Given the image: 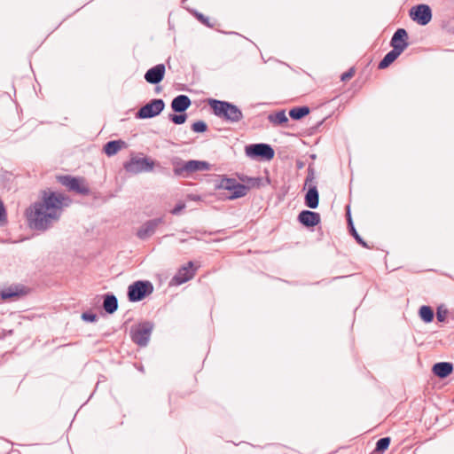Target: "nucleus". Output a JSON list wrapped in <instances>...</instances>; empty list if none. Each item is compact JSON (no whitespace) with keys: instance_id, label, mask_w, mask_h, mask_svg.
Wrapping results in <instances>:
<instances>
[{"instance_id":"obj_1","label":"nucleus","mask_w":454,"mask_h":454,"mask_svg":"<svg viewBox=\"0 0 454 454\" xmlns=\"http://www.w3.org/2000/svg\"><path fill=\"white\" fill-rule=\"evenodd\" d=\"M71 199L62 192L50 189L40 192V200L31 204L25 212L28 226L35 231L48 230L52 222L58 221L64 207L69 206Z\"/></svg>"},{"instance_id":"obj_2","label":"nucleus","mask_w":454,"mask_h":454,"mask_svg":"<svg viewBox=\"0 0 454 454\" xmlns=\"http://www.w3.org/2000/svg\"><path fill=\"white\" fill-rule=\"evenodd\" d=\"M207 103L213 114L224 121L235 123L243 119L242 111L231 102L209 98Z\"/></svg>"},{"instance_id":"obj_3","label":"nucleus","mask_w":454,"mask_h":454,"mask_svg":"<svg viewBox=\"0 0 454 454\" xmlns=\"http://www.w3.org/2000/svg\"><path fill=\"white\" fill-rule=\"evenodd\" d=\"M57 181L63 186L67 187L69 192L82 196L90 194V189L84 177L73 176L71 175H60L56 176Z\"/></svg>"},{"instance_id":"obj_4","label":"nucleus","mask_w":454,"mask_h":454,"mask_svg":"<svg viewBox=\"0 0 454 454\" xmlns=\"http://www.w3.org/2000/svg\"><path fill=\"white\" fill-rule=\"evenodd\" d=\"M153 328L154 324L148 320L132 325L129 333L131 340L139 347H146Z\"/></svg>"},{"instance_id":"obj_5","label":"nucleus","mask_w":454,"mask_h":454,"mask_svg":"<svg viewBox=\"0 0 454 454\" xmlns=\"http://www.w3.org/2000/svg\"><path fill=\"white\" fill-rule=\"evenodd\" d=\"M218 190L227 191L228 193H223L228 200H236L246 196L249 191V187L243 184L239 183L234 178H222L219 184H217Z\"/></svg>"},{"instance_id":"obj_6","label":"nucleus","mask_w":454,"mask_h":454,"mask_svg":"<svg viewBox=\"0 0 454 454\" xmlns=\"http://www.w3.org/2000/svg\"><path fill=\"white\" fill-rule=\"evenodd\" d=\"M153 292V286L148 280H137L128 287L127 296L130 302H137Z\"/></svg>"},{"instance_id":"obj_7","label":"nucleus","mask_w":454,"mask_h":454,"mask_svg":"<svg viewBox=\"0 0 454 454\" xmlns=\"http://www.w3.org/2000/svg\"><path fill=\"white\" fill-rule=\"evenodd\" d=\"M247 156L257 160H270L275 156L274 149L268 144H251L245 147Z\"/></svg>"},{"instance_id":"obj_8","label":"nucleus","mask_w":454,"mask_h":454,"mask_svg":"<svg viewBox=\"0 0 454 454\" xmlns=\"http://www.w3.org/2000/svg\"><path fill=\"white\" fill-rule=\"evenodd\" d=\"M315 179V170L312 165L308 168V174L305 179V185L309 186V189L304 197L305 205L311 209H316L319 204V193L315 184H311Z\"/></svg>"},{"instance_id":"obj_9","label":"nucleus","mask_w":454,"mask_h":454,"mask_svg":"<svg viewBox=\"0 0 454 454\" xmlns=\"http://www.w3.org/2000/svg\"><path fill=\"white\" fill-rule=\"evenodd\" d=\"M165 103L161 98H153L141 106L135 116L137 119H151L159 115L164 109Z\"/></svg>"},{"instance_id":"obj_10","label":"nucleus","mask_w":454,"mask_h":454,"mask_svg":"<svg viewBox=\"0 0 454 454\" xmlns=\"http://www.w3.org/2000/svg\"><path fill=\"white\" fill-rule=\"evenodd\" d=\"M155 162L149 157L137 158L133 157L126 161L123 167L126 171L130 173L150 172L153 171Z\"/></svg>"},{"instance_id":"obj_11","label":"nucleus","mask_w":454,"mask_h":454,"mask_svg":"<svg viewBox=\"0 0 454 454\" xmlns=\"http://www.w3.org/2000/svg\"><path fill=\"white\" fill-rule=\"evenodd\" d=\"M410 17L419 25L426 26L432 20V10L429 5L420 4L411 8Z\"/></svg>"},{"instance_id":"obj_12","label":"nucleus","mask_w":454,"mask_h":454,"mask_svg":"<svg viewBox=\"0 0 454 454\" xmlns=\"http://www.w3.org/2000/svg\"><path fill=\"white\" fill-rule=\"evenodd\" d=\"M165 223L164 217H157L150 219L144 223L137 231V237L142 240H145L152 237L159 225Z\"/></svg>"},{"instance_id":"obj_13","label":"nucleus","mask_w":454,"mask_h":454,"mask_svg":"<svg viewBox=\"0 0 454 454\" xmlns=\"http://www.w3.org/2000/svg\"><path fill=\"white\" fill-rule=\"evenodd\" d=\"M197 268H194V264L192 261L188 262L185 266H183L178 270L176 274L173 277L171 283L175 285H182L191 280L196 272Z\"/></svg>"},{"instance_id":"obj_14","label":"nucleus","mask_w":454,"mask_h":454,"mask_svg":"<svg viewBox=\"0 0 454 454\" xmlns=\"http://www.w3.org/2000/svg\"><path fill=\"white\" fill-rule=\"evenodd\" d=\"M297 220L302 226L310 229L320 223L321 217L319 213L305 209L300 212Z\"/></svg>"},{"instance_id":"obj_15","label":"nucleus","mask_w":454,"mask_h":454,"mask_svg":"<svg viewBox=\"0 0 454 454\" xmlns=\"http://www.w3.org/2000/svg\"><path fill=\"white\" fill-rule=\"evenodd\" d=\"M165 71V65L158 64L146 71L145 80L150 84H159L164 79Z\"/></svg>"},{"instance_id":"obj_16","label":"nucleus","mask_w":454,"mask_h":454,"mask_svg":"<svg viewBox=\"0 0 454 454\" xmlns=\"http://www.w3.org/2000/svg\"><path fill=\"white\" fill-rule=\"evenodd\" d=\"M409 35L407 31L404 28H398L394 33L391 41L390 45L392 48L399 47L401 50V52H403V51L408 47Z\"/></svg>"},{"instance_id":"obj_17","label":"nucleus","mask_w":454,"mask_h":454,"mask_svg":"<svg viewBox=\"0 0 454 454\" xmlns=\"http://www.w3.org/2000/svg\"><path fill=\"white\" fill-rule=\"evenodd\" d=\"M192 105L190 98L186 95H178L171 102V109L175 113H184Z\"/></svg>"},{"instance_id":"obj_18","label":"nucleus","mask_w":454,"mask_h":454,"mask_svg":"<svg viewBox=\"0 0 454 454\" xmlns=\"http://www.w3.org/2000/svg\"><path fill=\"white\" fill-rule=\"evenodd\" d=\"M27 294L26 287L22 285L11 286L7 289L0 292V300L6 301L12 298H17Z\"/></svg>"},{"instance_id":"obj_19","label":"nucleus","mask_w":454,"mask_h":454,"mask_svg":"<svg viewBox=\"0 0 454 454\" xmlns=\"http://www.w3.org/2000/svg\"><path fill=\"white\" fill-rule=\"evenodd\" d=\"M452 372L453 364L450 362H439L432 367V372L440 379L447 378Z\"/></svg>"},{"instance_id":"obj_20","label":"nucleus","mask_w":454,"mask_h":454,"mask_svg":"<svg viewBox=\"0 0 454 454\" xmlns=\"http://www.w3.org/2000/svg\"><path fill=\"white\" fill-rule=\"evenodd\" d=\"M173 172L176 176L187 177L189 176L188 162L182 159L176 157L172 160Z\"/></svg>"},{"instance_id":"obj_21","label":"nucleus","mask_w":454,"mask_h":454,"mask_svg":"<svg viewBox=\"0 0 454 454\" xmlns=\"http://www.w3.org/2000/svg\"><path fill=\"white\" fill-rule=\"evenodd\" d=\"M103 309L107 314H114L118 309V300L113 294L103 295Z\"/></svg>"},{"instance_id":"obj_22","label":"nucleus","mask_w":454,"mask_h":454,"mask_svg":"<svg viewBox=\"0 0 454 454\" xmlns=\"http://www.w3.org/2000/svg\"><path fill=\"white\" fill-rule=\"evenodd\" d=\"M127 144L125 141L119 139V140H111L108 141L106 144H105L103 147V152L107 156H113L116 154L121 148L126 147Z\"/></svg>"},{"instance_id":"obj_23","label":"nucleus","mask_w":454,"mask_h":454,"mask_svg":"<svg viewBox=\"0 0 454 454\" xmlns=\"http://www.w3.org/2000/svg\"><path fill=\"white\" fill-rule=\"evenodd\" d=\"M400 48L395 47L388 51L378 65L379 69H385L388 67L403 52Z\"/></svg>"},{"instance_id":"obj_24","label":"nucleus","mask_w":454,"mask_h":454,"mask_svg":"<svg viewBox=\"0 0 454 454\" xmlns=\"http://www.w3.org/2000/svg\"><path fill=\"white\" fill-rule=\"evenodd\" d=\"M189 176L198 171H206L210 169V164L207 161L191 160H188Z\"/></svg>"},{"instance_id":"obj_25","label":"nucleus","mask_w":454,"mask_h":454,"mask_svg":"<svg viewBox=\"0 0 454 454\" xmlns=\"http://www.w3.org/2000/svg\"><path fill=\"white\" fill-rule=\"evenodd\" d=\"M310 109L307 106L294 107L289 110L288 114L292 120L299 121L307 116Z\"/></svg>"},{"instance_id":"obj_26","label":"nucleus","mask_w":454,"mask_h":454,"mask_svg":"<svg viewBox=\"0 0 454 454\" xmlns=\"http://www.w3.org/2000/svg\"><path fill=\"white\" fill-rule=\"evenodd\" d=\"M347 215H348V228L349 233L353 236V238L356 239V241L359 245H361L363 247L368 248L369 247H368L367 243L362 239V237L358 234V232L356 231V230L355 228L349 211H348Z\"/></svg>"},{"instance_id":"obj_27","label":"nucleus","mask_w":454,"mask_h":454,"mask_svg":"<svg viewBox=\"0 0 454 454\" xmlns=\"http://www.w3.org/2000/svg\"><path fill=\"white\" fill-rule=\"evenodd\" d=\"M419 315L425 323H431L434 317L433 309L427 305H423L419 308Z\"/></svg>"},{"instance_id":"obj_28","label":"nucleus","mask_w":454,"mask_h":454,"mask_svg":"<svg viewBox=\"0 0 454 454\" xmlns=\"http://www.w3.org/2000/svg\"><path fill=\"white\" fill-rule=\"evenodd\" d=\"M390 442V437H382L379 439L376 442V447L374 449L375 451H377L378 453L384 452L386 450L388 449Z\"/></svg>"},{"instance_id":"obj_29","label":"nucleus","mask_w":454,"mask_h":454,"mask_svg":"<svg viewBox=\"0 0 454 454\" xmlns=\"http://www.w3.org/2000/svg\"><path fill=\"white\" fill-rule=\"evenodd\" d=\"M168 119L174 124L181 125L186 121L187 114L185 113H179V114H169Z\"/></svg>"},{"instance_id":"obj_30","label":"nucleus","mask_w":454,"mask_h":454,"mask_svg":"<svg viewBox=\"0 0 454 454\" xmlns=\"http://www.w3.org/2000/svg\"><path fill=\"white\" fill-rule=\"evenodd\" d=\"M269 121L275 125L284 124V110L278 111L276 114H270Z\"/></svg>"},{"instance_id":"obj_31","label":"nucleus","mask_w":454,"mask_h":454,"mask_svg":"<svg viewBox=\"0 0 454 454\" xmlns=\"http://www.w3.org/2000/svg\"><path fill=\"white\" fill-rule=\"evenodd\" d=\"M192 130L195 133H203L207 130V125L204 121H197L192 124Z\"/></svg>"},{"instance_id":"obj_32","label":"nucleus","mask_w":454,"mask_h":454,"mask_svg":"<svg viewBox=\"0 0 454 454\" xmlns=\"http://www.w3.org/2000/svg\"><path fill=\"white\" fill-rule=\"evenodd\" d=\"M241 181L246 182V186H248L250 188L254 187H259L261 184V178L260 177H246V178H240Z\"/></svg>"},{"instance_id":"obj_33","label":"nucleus","mask_w":454,"mask_h":454,"mask_svg":"<svg viewBox=\"0 0 454 454\" xmlns=\"http://www.w3.org/2000/svg\"><path fill=\"white\" fill-rule=\"evenodd\" d=\"M448 315V309L442 305L439 306L436 310V318L439 322H444Z\"/></svg>"},{"instance_id":"obj_34","label":"nucleus","mask_w":454,"mask_h":454,"mask_svg":"<svg viewBox=\"0 0 454 454\" xmlns=\"http://www.w3.org/2000/svg\"><path fill=\"white\" fill-rule=\"evenodd\" d=\"M82 319L86 322L94 323L98 320V316L95 313L92 312H83L82 314Z\"/></svg>"},{"instance_id":"obj_35","label":"nucleus","mask_w":454,"mask_h":454,"mask_svg":"<svg viewBox=\"0 0 454 454\" xmlns=\"http://www.w3.org/2000/svg\"><path fill=\"white\" fill-rule=\"evenodd\" d=\"M196 18L200 20L203 25L213 27V24L210 23L209 19L203 15L202 13H196Z\"/></svg>"},{"instance_id":"obj_36","label":"nucleus","mask_w":454,"mask_h":454,"mask_svg":"<svg viewBox=\"0 0 454 454\" xmlns=\"http://www.w3.org/2000/svg\"><path fill=\"white\" fill-rule=\"evenodd\" d=\"M355 74V68L351 67L347 72L343 73L340 76V80L345 82L351 79Z\"/></svg>"},{"instance_id":"obj_37","label":"nucleus","mask_w":454,"mask_h":454,"mask_svg":"<svg viewBox=\"0 0 454 454\" xmlns=\"http://www.w3.org/2000/svg\"><path fill=\"white\" fill-rule=\"evenodd\" d=\"M185 207V204L184 202L177 203L173 209H171L170 213L172 215H179L180 212Z\"/></svg>"},{"instance_id":"obj_38","label":"nucleus","mask_w":454,"mask_h":454,"mask_svg":"<svg viewBox=\"0 0 454 454\" xmlns=\"http://www.w3.org/2000/svg\"><path fill=\"white\" fill-rule=\"evenodd\" d=\"M304 166H305V164H304V162H303V161H301V160H297V161H296V167H297V168L301 169V168H302Z\"/></svg>"},{"instance_id":"obj_39","label":"nucleus","mask_w":454,"mask_h":454,"mask_svg":"<svg viewBox=\"0 0 454 454\" xmlns=\"http://www.w3.org/2000/svg\"><path fill=\"white\" fill-rule=\"evenodd\" d=\"M167 64H168V68H171L170 65H169V60L167 61Z\"/></svg>"},{"instance_id":"obj_40","label":"nucleus","mask_w":454,"mask_h":454,"mask_svg":"<svg viewBox=\"0 0 454 454\" xmlns=\"http://www.w3.org/2000/svg\"><path fill=\"white\" fill-rule=\"evenodd\" d=\"M371 454H378V452L375 451V450H374Z\"/></svg>"},{"instance_id":"obj_41","label":"nucleus","mask_w":454,"mask_h":454,"mask_svg":"<svg viewBox=\"0 0 454 454\" xmlns=\"http://www.w3.org/2000/svg\"><path fill=\"white\" fill-rule=\"evenodd\" d=\"M324 120L318 122V125H321L323 123Z\"/></svg>"}]
</instances>
